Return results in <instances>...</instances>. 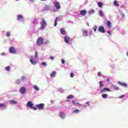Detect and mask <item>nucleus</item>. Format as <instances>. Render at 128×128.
I'll list each match as a JSON object with an SVG mask.
<instances>
[{
  "mask_svg": "<svg viewBox=\"0 0 128 128\" xmlns=\"http://www.w3.org/2000/svg\"><path fill=\"white\" fill-rule=\"evenodd\" d=\"M82 32H83L84 36H88V31L86 30H83Z\"/></svg>",
  "mask_w": 128,
  "mask_h": 128,
  "instance_id": "24",
  "label": "nucleus"
},
{
  "mask_svg": "<svg viewBox=\"0 0 128 128\" xmlns=\"http://www.w3.org/2000/svg\"><path fill=\"white\" fill-rule=\"evenodd\" d=\"M126 95H122L118 97V98H124Z\"/></svg>",
  "mask_w": 128,
  "mask_h": 128,
  "instance_id": "40",
  "label": "nucleus"
},
{
  "mask_svg": "<svg viewBox=\"0 0 128 128\" xmlns=\"http://www.w3.org/2000/svg\"><path fill=\"white\" fill-rule=\"evenodd\" d=\"M24 18V17H22V15H18V20H22Z\"/></svg>",
  "mask_w": 128,
  "mask_h": 128,
  "instance_id": "20",
  "label": "nucleus"
},
{
  "mask_svg": "<svg viewBox=\"0 0 128 128\" xmlns=\"http://www.w3.org/2000/svg\"><path fill=\"white\" fill-rule=\"evenodd\" d=\"M9 52H10V54H16V51L14 47H10L9 49Z\"/></svg>",
  "mask_w": 128,
  "mask_h": 128,
  "instance_id": "6",
  "label": "nucleus"
},
{
  "mask_svg": "<svg viewBox=\"0 0 128 128\" xmlns=\"http://www.w3.org/2000/svg\"><path fill=\"white\" fill-rule=\"evenodd\" d=\"M56 74V72H53L50 74V76H51V78H54Z\"/></svg>",
  "mask_w": 128,
  "mask_h": 128,
  "instance_id": "17",
  "label": "nucleus"
},
{
  "mask_svg": "<svg viewBox=\"0 0 128 128\" xmlns=\"http://www.w3.org/2000/svg\"><path fill=\"white\" fill-rule=\"evenodd\" d=\"M98 30L100 32H102V34H104V32H106L104 31V28L103 26H100Z\"/></svg>",
  "mask_w": 128,
  "mask_h": 128,
  "instance_id": "7",
  "label": "nucleus"
},
{
  "mask_svg": "<svg viewBox=\"0 0 128 128\" xmlns=\"http://www.w3.org/2000/svg\"><path fill=\"white\" fill-rule=\"evenodd\" d=\"M17 0V1H18V0Z\"/></svg>",
  "mask_w": 128,
  "mask_h": 128,
  "instance_id": "57",
  "label": "nucleus"
},
{
  "mask_svg": "<svg viewBox=\"0 0 128 128\" xmlns=\"http://www.w3.org/2000/svg\"><path fill=\"white\" fill-rule=\"evenodd\" d=\"M102 81L100 82V88H102L104 86V84H102Z\"/></svg>",
  "mask_w": 128,
  "mask_h": 128,
  "instance_id": "34",
  "label": "nucleus"
},
{
  "mask_svg": "<svg viewBox=\"0 0 128 128\" xmlns=\"http://www.w3.org/2000/svg\"><path fill=\"white\" fill-rule=\"evenodd\" d=\"M94 10H90L88 12V14H94Z\"/></svg>",
  "mask_w": 128,
  "mask_h": 128,
  "instance_id": "29",
  "label": "nucleus"
},
{
  "mask_svg": "<svg viewBox=\"0 0 128 128\" xmlns=\"http://www.w3.org/2000/svg\"><path fill=\"white\" fill-rule=\"evenodd\" d=\"M25 78H26V77L23 76L22 77L21 80H24Z\"/></svg>",
  "mask_w": 128,
  "mask_h": 128,
  "instance_id": "45",
  "label": "nucleus"
},
{
  "mask_svg": "<svg viewBox=\"0 0 128 128\" xmlns=\"http://www.w3.org/2000/svg\"><path fill=\"white\" fill-rule=\"evenodd\" d=\"M1 56H6V53H2Z\"/></svg>",
  "mask_w": 128,
  "mask_h": 128,
  "instance_id": "48",
  "label": "nucleus"
},
{
  "mask_svg": "<svg viewBox=\"0 0 128 128\" xmlns=\"http://www.w3.org/2000/svg\"><path fill=\"white\" fill-rule=\"evenodd\" d=\"M10 104H18V102L16 101H14V100H11L10 102Z\"/></svg>",
  "mask_w": 128,
  "mask_h": 128,
  "instance_id": "18",
  "label": "nucleus"
},
{
  "mask_svg": "<svg viewBox=\"0 0 128 128\" xmlns=\"http://www.w3.org/2000/svg\"><path fill=\"white\" fill-rule=\"evenodd\" d=\"M42 65L43 66H46V62H44L42 63Z\"/></svg>",
  "mask_w": 128,
  "mask_h": 128,
  "instance_id": "38",
  "label": "nucleus"
},
{
  "mask_svg": "<svg viewBox=\"0 0 128 128\" xmlns=\"http://www.w3.org/2000/svg\"><path fill=\"white\" fill-rule=\"evenodd\" d=\"M42 24L41 26L40 27L41 30H44V28L46 26V20L44 19H42Z\"/></svg>",
  "mask_w": 128,
  "mask_h": 128,
  "instance_id": "3",
  "label": "nucleus"
},
{
  "mask_svg": "<svg viewBox=\"0 0 128 128\" xmlns=\"http://www.w3.org/2000/svg\"><path fill=\"white\" fill-rule=\"evenodd\" d=\"M61 60L62 64H64V59H62Z\"/></svg>",
  "mask_w": 128,
  "mask_h": 128,
  "instance_id": "46",
  "label": "nucleus"
},
{
  "mask_svg": "<svg viewBox=\"0 0 128 128\" xmlns=\"http://www.w3.org/2000/svg\"><path fill=\"white\" fill-rule=\"evenodd\" d=\"M30 62L32 64H36V61L34 60V58L30 59Z\"/></svg>",
  "mask_w": 128,
  "mask_h": 128,
  "instance_id": "14",
  "label": "nucleus"
},
{
  "mask_svg": "<svg viewBox=\"0 0 128 128\" xmlns=\"http://www.w3.org/2000/svg\"><path fill=\"white\" fill-rule=\"evenodd\" d=\"M108 34H109V36H112V32H110L108 31Z\"/></svg>",
  "mask_w": 128,
  "mask_h": 128,
  "instance_id": "47",
  "label": "nucleus"
},
{
  "mask_svg": "<svg viewBox=\"0 0 128 128\" xmlns=\"http://www.w3.org/2000/svg\"><path fill=\"white\" fill-rule=\"evenodd\" d=\"M107 24V26H108L109 28H112V22H110V20H108L106 22Z\"/></svg>",
  "mask_w": 128,
  "mask_h": 128,
  "instance_id": "16",
  "label": "nucleus"
},
{
  "mask_svg": "<svg viewBox=\"0 0 128 128\" xmlns=\"http://www.w3.org/2000/svg\"><path fill=\"white\" fill-rule=\"evenodd\" d=\"M46 0H41V2H46Z\"/></svg>",
  "mask_w": 128,
  "mask_h": 128,
  "instance_id": "53",
  "label": "nucleus"
},
{
  "mask_svg": "<svg viewBox=\"0 0 128 128\" xmlns=\"http://www.w3.org/2000/svg\"><path fill=\"white\" fill-rule=\"evenodd\" d=\"M50 60H54V57L51 56L50 57Z\"/></svg>",
  "mask_w": 128,
  "mask_h": 128,
  "instance_id": "43",
  "label": "nucleus"
},
{
  "mask_svg": "<svg viewBox=\"0 0 128 128\" xmlns=\"http://www.w3.org/2000/svg\"><path fill=\"white\" fill-rule=\"evenodd\" d=\"M80 14L82 16H86L87 12L86 10H84L80 11Z\"/></svg>",
  "mask_w": 128,
  "mask_h": 128,
  "instance_id": "11",
  "label": "nucleus"
},
{
  "mask_svg": "<svg viewBox=\"0 0 128 128\" xmlns=\"http://www.w3.org/2000/svg\"><path fill=\"white\" fill-rule=\"evenodd\" d=\"M54 4L57 10H60V2H58V1L54 2Z\"/></svg>",
  "mask_w": 128,
  "mask_h": 128,
  "instance_id": "5",
  "label": "nucleus"
},
{
  "mask_svg": "<svg viewBox=\"0 0 128 128\" xmlns=\"http://www.w3.org/2000/svg\"><path fill=\"white\" fill-rule=\"evenodd\" d=\"M67 102H70V100H67Z\"/></svg>",
  "mask_w": 128,
  "mask_h": 128,
  "instance_id": "55",
  "label": "nucleus"
},
{
  "mask_svg": "<svg viewBox=\"0 0 128 128\" xmlns=\"http://www.w3.org/2000/svg\"><path fill=\"white\" fill-rule=\"evenodd\" d=\"M59 116L62 118H66V114L62 112H60Z\"/></svg>",
  "mask_w": 128,
  "mask_h": 128,
  "instance_id": "13",
  "label": "nucleus"
},
{
  "mask_svg": "<svg viewBox=\"0 0 128 128\" xmlns=\"http://www.w3.org/2000/svg\"><path fill=\"white\" fill-rule=\"evenodd\" d=\"M5 70L7 72H10V66H8L6 67Z\"/></svg>",
  "mask_w": 128,
  "mask_h": 128,
  "instance_id": "25",
  "label": "nucleus"
},
{
  "mask_svg": "<svg viewBox=\"0 0 128 128\" xmlns=\"http://www.w3.org/2000/svg\"><path fill=\"white\" fill-rule=\"evenodd\" d=\"M34 90H37V91L40 90V89L38 88V87L36 85H34Z\"/></svg>",
  "mask_w": 128,
  "mask_h": 128,
  "instance_id": "32",
  "label": "nucleus"
},
{
  "mask_svg": "<svg viewBox=\"0 0 128 128\" xmlns=\"http://www.w3.org/2000/svg\"><path fill=\"white\" fill-rule=\"evenodd\" d=\"M86 106H84V108H86Z\"/></svg>",
  "mask_w": 128,
  "mask_h": 128,
  "instance_id": "56",
  "label": "nucleus"
},
{
  "mask_svg": "<svg viewBox=\"0 0 128 128\" xmlns=\"http://www.w3.org/2000/svg\"><path fill=\"white\" fill-rule=\"evenodd\" d=\"M16 84H20V79H18L16 80Z\"/></svg>",
  "mask_w": 128,
  "mask_h": 128,
  "instance_id": "33",
  "label": "nucleus"
},
{
  "mask_svg": "<svg viewBox=\"0 0 128 128\" xmlns=\"http://www.w3.org/2000/svg\"><path fill=\"white\" fill-rule=\"evenodd\" d=\"M86 104H87L88 106H90V102H86Z\"/></svg>",
  "mask_w": 128,
  "mask_h": 128,
  "instance_id": "50",
  "label": "nucleus"
},
{
  "mask_svg": "<svg viewBox=\"0 0 128 128\" xmlns=\"http://www.w3.org/2000/svg\"><path fill=\"white\" fill-rule=\"evenodd\" d=\"M30 2H34V0H30Z\"/></svg>",
  "mask_w": 128,
  "mask_h": 128,
  "instance_id": "54",
  "label": "nucleus"
},
{
  "mask_svg": "<svg viewBox=\"0 0 128 128\" xmlns=\"http://www.w3.org/2000/svg\"><path fill=\"white\" fill-rule=\"evenodd\" d=\"M0 108H6V106L4 105V103L0 104Z\"/></svg>",
  "mask_w": 128,
  "mask_h": 128,
  "instance_id": "22",
  "label": "nucleus"
},
{
  "mask_svg": "<svg viewBox=\"0 0 128 128\" xmlns=\"http://www.w3.org/2000/svg\"><path fill=\"white\" fill-rule=\"evenodd\" d=\"M74 112L75 114H78V112H80V110H75L74 111Z\"/></svg>",
  "mask_w": 128,
  "mask_h": 128,
  "instance_id": "36",
  "label": "nucleus"
},
{
  "mask_svg": "<svg viewBox=\"0 0 128 128\" xmlns=\"http://www.w3.org/2000/svg\"><path fill=\"white\" fill-rule=\"evenodd\" d=\"M32 22H33L34 24H38V19H34V20H33Z\"/></svg>",
  "mask_w": 128,
  "mask_h": 128,
  "instance_id": "30",
  "label": "nucleus"
},
{
  "mask_svg": "<svg viewBox=\"0 0 128 128\" xmlns=\"http://www.w3.org/2000/svg\"><path fill=\"white\" fill-rule=\"evenodd\" d=\"M110 92V90L108 88H104L100 90L101 94H104V92Z\"/></svg>",
  "mask_w": 128,
  "mask_h": 128,
  "instance_id": "9",
  "label": "nucleus"
},
{
  "mask_svg": "<svg viewBox=\"0 0 128 128\" xmlns=\"http://www.w3.org/2000/svg\"><path fill=\"white\" fill-rule=\"evenodd\" d=\"M98 76H102V73L100 72H98Z\"/></svg>",
  "mask_w": 128,
  "mask_h": 128,
  "instance_id": "44",
  "label": "nucleus"
},
{
  "mask_svg": "<svg viewBox=\"0 0 128 128\" xmlns=\"http://www.w3.org/2000/svg\"><path fill=\"white\" fill-rule=\"evenodd\" d=\"M118 84L120 86H125V88H126V86H128V85L124 82H118Z\"/></svg>",
  "mask_w": 128,
  "mask_h": 128,
  "instance_id": "15",
  "label": "nucleus"
},
{
  "mask_svg": "<svg viewBox=\"0 0 128 128\" xmlns=\"http://www.w3.org/2000/svg\"><path fill=\"white\" fill-rule=\"evenodd\" d=\"M60 32L61 34H66V31L64 28H61L60 29Z\"/></svg>",
  "mask_w": 128,
  "mask_h": 128,
  "instance_id": "12",
  "label": "nucleus"
},
{
  "mask_svg": "<svg viewBox=\"0 0 128 128\" xmlns=\"http://www.w3.org/2000/svg\"><path fill=\"white\" fill-rule=\"evenodd\" d=\"M122 16L123 18H124V13H122Z\"/></svg>",
  "mask_w": 128,
  "mask_h": 128,
  "instance_id": "49",
  "label": "nucleus"
},
{
  "mask_svg": "<svg viewBox=\"0 0 128 128\" xmlns=\"http://www.w3.org/2000/svg\"><path fill=\"white\" fill-rule=\"evenodd\" d=\"M58 18L56 17L54 20V26H56V24H58Z\"/></svg>",
  "mask_w": 128,
  "mask_h": 128,
  "instance_id": "21",
  "label": "nucleus"
},
{
  "mask_svg": "<svg viewBox=\"0 0 128 128\" xmlns=\"http://www.w3.org/2000/svg\"><path fill=\"white\" fill-rule=\"evenodd\" d=\"M27 106H28V108H32L34 110H38V108L36 107H33L34 104H32V101H30L27 103Z\"/></svg>",
  "mask_w": 128,
  "mask_h": 128,
  "instance_id": "1",
  "label": "nucleus"
},
{
  "mask_svg": "<svg viewBox=\"0 0 128 128\" xmlns=\"http://www.w3.org/2000/svg\"><path fill=\"white\" fill-rule=\"evenodd\" d=\"M70 38L68 36H65L64 38V40L66 44H70Z\"/></svg>",
  "mask_w": 128,
  "mask_h": 128,
  "instance_id": "10",
  "label": "nucleus"
},
{
  "mask_svg": "<svg viewBox=\"0 0 128 128\" xmlns=\"http://www.w3.org/2000/svg\"><path fill=\"white\" fill-rule=\"evenodd\" d=\"M72 104H79V105L80 106V103L76 102L75 100H72Z\"/></svg>",
  "mask_w": 128,
  "mask_h": 128,
  "instance_id": "31",
  "label": "nucleus"
},
{
  "mask_svg": "<svg viewBox=\"0 0 128 128\" xmlns=\"http://www.w3.org/2000/svg\"><path fill=\"white\" fill-rule=\"evenodd\" d=\"M6 36H10V32H7Z\"/></svg>",
  "mask_w": 128,
  "mask_h": 128,
  "instance_id": "39",
  "label": "nucleus"
},
{
  "mask_svg": "<svg viewBox=\"0 0 128 128\" xmlns=\"http://www.w3.org/2000/svg\"><path fill=\"white\" fill-rule=\"evenodd\" d=\"M112 87L113 88V89L115 90H120V88H118V87L114 85H112Z\"/></svg>",
  "mask_w": 128,
  "mask_h": 128,
  "instance_id": "19",
  "label": "nucleus"
},
{
  "mask_svg": "<svg viewBox=\"0 0 128 128\" xmlns=\"http://www.w3.org/2000/svg\"><path fill=\"white\" fill-rule=\"evenodd\" d=\"M98 6H99V8H102V2H98Z\"/></svg>",
  "mask_w": 128,
  "mask_h": 128,
  "instance_id": "35",
  "label": "nucleus"
},
{
  "mask_svg": "<svg viewBox=\"0 0 128 128\" xmlns=\"http://www.w3.org/2000/svg\"><path fill=\"white\" fill-rule=\"evenodd\" d=\"M110 78H108L107 79V82H110Z\"/></svg>",
  "mask_w": 128,
  "mask_h": 128,
  "instance_id": "52",
  "label": "nucleus"
},
{
  "mask_svg": "<svg viewBox=\"0 0 128 128\" xmlns=\"http://www.w3.org/2000/svg\"><path fill=\"white\" fill-rule=\"evenodd\" d=\"M35 58H38V52H35Z\"/></svg>",
  "mask_w": 128,
  "mask_h": 128,
  "instance_id": "42",
  "label": "nucleus"
},
{
  "mask_svg": "<svg viewBox=\"0 0 128 128\" xmlns=\"http://www.w3.org/2000/svg\"><path fill=\"white\" fill-rule=\"evenodd\" d=\"M36 106L40 110H44V104L42 103L38 104L36 105Z\"/></svg>",
  "mask_w": 128,
  "mask_h": 128,
  "instance_id": "4",
  "label": "nucleus"
},
{
  "mask_svg": "<svg viewBox=\"0 0 128 128\" xmlns=\"http://www.w3.org/2000/svg\"><path fill=\"white\" fill-rule=\"evenodd\" d=\"M94 32H96V30H98V26H94Z\"/></svg>",
  "mask_w": 128,
  "mask_h": 128,
  "instance_id": "37",
  "label": "nucleus"
},
{
  "mask_svg": "<svg viewBox=\"0 0 128 128\" xmlns=\"http://www.w3.org/2000/svg\"><path fill=\"white\" fill-rule=\"evenodd\" d=\"M87 26H90V24H88V22H87Z\"/></svg>",
  "mask_w": 128,
  "mask_h": 128,
  "instance_id": "51",
  "label": "nucleus"
},
{
  "mask_svg": "<svg viewBox=\"0 0 128 128\" xmlns=\"http://www.w3.org/2000/svg\"><path fill=\"white\" fill-rule=\"evenodd\" d=\"M70 78H73L74 76V73H70Z\"/></svg>",
  "mask_w": 128,
  "mask_h": 128,
  "instance_id": "41",
  "label": "nucleus"
},
{
  "mask_svg": "<svg viewBox=\"0 0 128 128\" xmlns=\"http://www.w3.org/2000/svg\"><path fill=\"white\" fill-rule=\"evenodd\" d=\"M67 100H72L74 96L72 95H69L67 98Z\"/></svg>",
  "mask_w": 128,
  "mask_h": 128,
  "instance_id": "23",
  "label": "nucleus"
},
{
  "mask_svg": "<svg viewBox=\"0 0 128 128\" xmlns=\"http://www.w3.org/2000/svg\"><path fill=\"white\" fill-rule=\"evenodd\" d=\"M37 46H42V44H44V38L42 37H40L38 38L36 41Z\"/></svg>",
  "mask_w": 128,
  "mask_h": 128,
  "instance_id": "2",
  "label": "nucleus"
},
{
  "mask_svg": "<svg viewBox=\"0 0 128 128\" xmlns=\"http://www.w3.org/2000/svg\"><path fill=\"white\" fill-rule=\"evenodd\" d=\"M99 15L101 16H104V13L102 12V10H100L99 11Z\"/></svg>",
  "mask_w": 128,
  "mask_h": 128,
  "instance_id": "26",
  "label": "nucleus"
},
{
  "mask_svg": "<svg viewBox=\"0 0 128 128\" xmlns=\"http://www.w3.org/2000/svg\"><path fill=\"white\" fill-rule=\"evenodd\" d=\"M102 98H108V94H102Z\"/></svg>",
  "mask_w": 128,
  "mask_h": 128,
  "instance_id": "28",
  "label": "nucleus"
},
{
  "mask_svg": "<svg viewBox=\"0 0 128 128\" xmlns=\"http://www.w3.org/2000/svg\"><path fill=\"white\" fill-rule=\"evenodd\" d=\"M20 90V92L22 94H26V90L24 87H22Z\"/></svg>",
  "mask_w": 128,
  "mask_h": 128,
  "instance_id": "8",
  "label": "nucleus"
},
{
  "mask_svg": "<svg viewBox=\"0 0 128 128\" xmlns=\"http://www.w3.org/2000/svg\"><path fill=\"white\" fill-rule=\"evenodd\" d=\"M114 4L116 6H120V4H118V2H116V0L114 1Z\"/></svg>",
  "mask_w": 128,
  "mask_h": 128,
  "instance_id": "27",
  "label": "nucleus"
}]
</instances>
